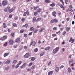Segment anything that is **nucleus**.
<instances>
[{"instance_id": "nucleus-1", "label": "nucleus", "mask_w": 75, "mask_h": 75, "mask_svg": "<svg viewBox=\"0 0 75 75\" xmlns=\"http://www.w3.org/2000/svg\"><path fill=\"white\" fill-rule=\"evenodd\" d=\"M2 5H3L4 6H6L8 5V1H7L6 0L2 2Z\"/></svg>"}, {"instance_id": "nucleus-2", "label": "nucleus", "mask_w": 75, "mask_h": 75, "mask_svg": "<svg viewBox=\"0 0 75 75\" xmlns=\"http://www.w3.org/2000/svg\"><path fill=\"white\" fill-rule=\"evenodd\" d=\"M58 50H59V47H57L53 50V54H56V52L58 51Z\"/></svg>"}, {"instance_id": "nucleus-3", "label": "nucleus", "mask_w": 75, "mask_h": 75, "mask_svg": "<svg viewBox=\"0 0 75 75\" xmlns=\"http://www.w3.org/2000/svg\"><path fill=\"white\" fill-rule=\"evenodd\" d=\"M35 44H36V43L35 42V41H34V40H32L31 42L30 45V47H31V46L32 45V44H33V46H35Z\"/></svg>"}, {"instance_id": "nucleus-4", "label": "nucleus", "mask_w": 75, "mask_h": 75, "mask_svg": "<svg viewBox=\"0 0 75 75\" xmlns=\"http://www.w3.org/2000/svg\"><path fill=\"white\" fill-rule=\"evenodd\" d=\"M6 38H7V36H4L3 37L0 38V40L4 41V40H5Z\"/></svg>"}, {"instance_id": "nucleus-5", "label": "nucleus", "mask_w": 75, "mask_h": 75, "mask_svg": "<svg viewBox=\"0 0 75 75\" xmlns=\"http://www.w3.org/2000/svg\"><path fill=\"white\" fill-rule=\"evenodd\" d=\"M10 10V7H8L4 9V11H5V12H7L9 10Z\"/></svg>"}, {"instance_id": "nucleus-6", "label": "nucleus", "mask_w": 75, "mask_h": 75, "mask_svg": "<svg viewBox=\"0 0 75 75\" xmlns=\"http://www.w3.org/2000/svg\"><path fill=\"white\" fill-rule=\"evenodd\" d=\"M30 56V54L27 53L24 56V57L25 58H28Z\"/></svg>"}, {"instance_id": "nucleus-7", "label": "nucleus", "mask_w": 75, "mask_h": 75, "mask_svg": "<svg viewBox=\"0 0 75 75\" xmlns=\"http://www.w3.org/2000/svg\"><path fill=\"white\" fill-rule=\"evenodd\" d=\"M14 44V41L13 40H11L9 42V45H13Z\"/></svg>"}, {"instance_id": "nucleus-8", "label": "nucleus", "mask_w": 75, "mask_h": 75, "mask_svg": "<svg viewBox=\"0 0 75 75\" xmlns=\"http://www.w3.org/2000/svg\"><path fill=\"white\" fill-rule=\"evenodd\" d=\"M74 41H75L74 39H73L72 40V37H71L70 38V40H69V42H71V41H72L71 42V43H72H72L74 42Z\"/></svg>"}, {"instance_id": "nucleus-9", "label": "nucleus", "mask_w": 75, "mask_h": 75, "mask_svg": "<svg viewBox=\"0 0 75 75\" xmlns=\"http://www.w3.org/2000/svg\"><path fill=\"white\" fill-rule=\"evenodd\" d=\"M11 62V61H10V60H7L5 62V64H7V65H8L10 63V62Z\"/></svg>"}, {"instance_id": "nucleus-10", "label": "nucleus", "mask_w": 75, "mask_h": 75, "mask_svg": "<svg viewBox=\"0 0 75 75\" xmlns=\"http://www.w3.org/2000/svg\"><path fill=\"white\" fill-rule=\"evenodd\" d=\"M56 12L54 11L53 12L52 15L54 17H56Z\"/></svg>"}, {"instance_id": "nucleus-11", "label": "nucleus", "mask_w": 75, "mask_h": 75, "mask_svg": "<svg viewBox=\"0 0 75 75\" xmlns=\"http://www.w3.org/2000/svg\"><path fill=\"white\" fill-rule=\"evenodd\" d=\"M55 71L56 72H58L59 71V67H57L55 69Z\"/></svg>"}, {"instance_id": "nucleus-12", "label": "nucleus", "mask_w": 75, "mask_h": 75, "mask_svg": "<svg viewBox=\"0 0 75 75\" xmlns=\"http://www.w3.org/2000/svg\"><path fill=\"white\" fill-rule=\"evenodd\" d=\"M45 3H51V1L49 0H45Z\"/></svg>"}, {"instance_id": "nucleus-13", "label": "nucleus", "mask_w": 75, "mask_h": 75, "mask_svg": "<svg viewBox=\"0 0 75 75\" xmlns=\"http://www.w3.org/2000/svg\"><path fill=\"white\" fill-rule=\"evenodd\" d=\"M52 74H53V71H49L48 72L49 75H51Z\"/></svg>"}, {"instance_id": "nucleus-14", "label": "nucleus", "mask_w": 75, "mask_h": 75, "mask_svg": "<svg viewBox=\"0 0 75 75\" xmlns=\"http://www.w3.org/2000/svg\"><path fill=\"white\" fill-rule=\"evenodd\" d=\"M20 38H18L16 40L15 42H19L20 41Z\"/></svg>"}, {"instance_id": "nucleus-15", "label": "nucleus", "mask_w": 75, "mask_h": 75, "mask_svg": "<svg viewBox=\"0 0 75 75\" xmlns=\"http://www.w3.org/2000/svg\"><path fill=\"white\" fill-rule=\"evenodd\" d=\"M55 5V4L54 3H52V4H50V6H52V7H54Z\"/></svg>"}, {"instance_id": "nucleus-16", "label": "nucleus", "mask_w": 75, "mask_h": 75, "mask_svg": "<svg viewBox=\"0 0 75 75\" xmlns=\"http://www.w3.org/2000/svg\"><path fill=\"white\" fill-rule=\"evenodd\" d=\"M8 54H9V53H6L5 54H4V57H6V56H7V55H8Z\"/></svg>"}, {"instance_id": "nucleus-17", "label": "nucleus", "mask_w": 75, "mask_h": 75, "mask_svg": "<svg viewBox=\"0 0 75 75\" xmlns=\"http://www.w3.org/2000/svg\"><path fill=\"white\" fill-rule=\"evenodd\" d=\"M35 66L34 65H33V66L31 67V69H35Z\"/></svg>"}, {"instance_id": "nucleus-18", "label": "nucleus", "mask_w": 75, "mask_h": 75, "mask_svg": "<svg viewBox=\"0 0 75 75\" xmlns=\"http://www.w3.org/2000/svg\"><path fill=\"white\" fill-rule=\"evenodd\" d=\"M10 10L9 11V12L10 13H11V12H12L13 10H14V9H13V8H12L11 9H10Z\"/></svg>"}, {"instance_id": "nucleus-19", "label": "nucleus", "mask_w": 75, "mask_h": 75, "mask_svg": "<svg viewBox=\"0 0 75 75\" xmlns=\"http://www.w3.org/2000/svg\"><path fill=\"white\" fill-rule=\"evenodd\" d=\"M26 65V64L25 63H24L23 64V65H22L21 66V68H23V67H25V66Z\"/></svg>"}, {"instance_id": "nucleus-20", "label": "nucleus", "mask_w": 75, "mask_h": 75, "mask_svg": "<svg viewBox=\"0 0 75 75\" xmlns=\"http://www.w3.org/2000/svg\"><path fill=\"white\" fill-rule=\"evenodd\" d=\"M31 59V61H33L35 60V58L34 57H32V58H30V59Z\"/></svg>"}, {"instance_id": "nucleus-21", "label": "nucleus", "mask_w": 75, "mask_h": 75, "mask_svg": "<svg viewBox=\"0 0 75 75\" xmlns=\"http://www.w3.org/2000/svg\"><path fill=\"white\" fill-rule=\"evenodd\" d=\"M41 11V9H40L39 8L38 10V13H40Z\"/></svg>"}, {"instance_id": "nucleus-22", "label": "nucleus", "mask_w": 75, "mask_h": 75, "mask_svg": "<svg viewBox=\"0 0 75 75\" xmlns=\"http://www.w3.org/2000/svg\"><path fill=\"white\" fill-rule=\"evenodd\" d=\"M36 21V18H34L33 19V23H35Z\"/></svg>"}, {"instance_id": "nucleus-23", "label": "nucleus", "mask_w": 75, "mask_h": 75, "mask_svg": "<svg viewBox=\"0 0 75 75\" xmlns=\"http://www.w3.org/2000/svg\"><path fill=\"white\" fill-rule=\"evenodd\" d=\"M68 71H69V72H71V68H70V67H69L68 68Z\"/></svg>"}, {"instance_id": "nucleus-24", "label": "nucleus", "mask_w": 75, "mask_h": 75, "mask_svg": "<svg viewBox=\"0 0 75 75\" xmlns=\"http://www.w3.org/2000/svg\"><path fill=\"white\" fill-rule=\"evenodd\" d=\"M45 50H50V47H46L45 48Z\"/></svg>"}, {"instance_id": "nucleus-25", "label": "nucleus", "mask_w": 75, "mask_h": 75, "mask_svg": "<svg viewBox=\"0 0 75 75\" xmlns=\"http://www.w3.org/2000/svg\"><path fill=\"white\" fill-rule=\"evenodd\" d=\"M34 14L35 16H37V15H38V13L37 12H35L34 13Z\"/></svg>"}, {"instance_id": "nucleus-26", "label": "nucleus", "mask_w": 75, "mask_h": 75, "mask_svg": "<svg viewBox=\"0 0 75 75\" xmlns=\"http://www.w3.org/2000/svg\"><path fill=\"white\" fill-rule=\"evenodd\" d=\"M34 51H35V52H37L38 51V49L36 48L34 50Z\"/></svg>"}, {"instance_id": "nucleus-27", "label": "nucleus", "mask_w": 75, "mask_h": 75, "mask_svg": "<svg viewBox=\"0 0 75 75\" xmlns=\"http://www.w3.org/2000/svg\"><path fill=\"white\" fill-rule=\"evenodd\" d=\"M26 14L28 16H29L30 15V13H29V12H28V11H26Z\"/></svg>"}, {"instance_id": "nucleus-28", "label": "nucleus", "mask_w": 75, "mask_h": 75, "mask_svg": "<svg viewBox=\"0 0 75 75\" xmlns=\"http://www.w3.org/2000/svg\"><path fill=\"white\" fill-rule=\"evenodd\" d=\"M27 71H28V72H31V69L29 68L27 69Z\"/></svg>"}, {"instance_id": "nucleus-29", "label": "nucleus", "mask_w": 75, "mask_h": 75, "mask_svg": "<svg viewBox=\"0 0 75 75\" xmlns=\"http://www.w3.org/2000/svg\"><path fill=\"white\" fill-rule=\"evenodd\" d=\"M70 28H67V31H69V30H70Z\"/></svg>"}, {"instance_id": "nucleus-30", "label": "nucleus", "mask_w": 75, "mask_h": 75, "mask_svg": "<svg viewBox=\"0 0 75 75\" xmlns=\"http://www.w3.org/2000/svg\"><path fill=\"white\" fill-rule=\"evenodd\" d=\"M30 30L31 31H33L34 30V28L33 27H31L30 29Z\"/></svg>"}, {"instance_id": "nucleus-31", "label": "nucleus", "mask_w": 75, "mask_h": 75, "mask_svg": "<svg viewBox=\"0 0 75 75\" xmlns=\"http://www.w3.org/2000/svg\"><path fill=\"white\" fill-rule=\"evenodd\" d=\"M37 31H38V30L36 29L34 31V33H37Z\"/></svg>"}, {"instance_id": "nucleus-32", "label": "nucleus", "mask_w": 75, "mask_h": 75, "mask_svg": "<svg viewBox=\"0 0 75 75\" xmlns=\"http://www.w3.org/2000/svg\"><path fill=\"white\" fill-rule=\"evenodd\" d=\"M40 20H41V18H39L37 19L36 20V21H40Z\"/></svg>"}, {"instance_id": "nucleus-33", "label": "nucleus", "mask_w": 75, "mask_h": 75, "mask_svg": "<svg viewBox=\"0 0 75 75\" xmlns=\"http://www.w3.org/2000/svg\"><path fill=\"white\" fill-rule=\"evenodd\" d=\"M69 11H70L71 14H72V13H74V11H73L71 9L70 10H69ZM71 12H72V13L71 12Z\"/></svg>"}, {"instance_id": "nucleus-34", "label": "nucleus", "mask_w": 75, "mask_h": 75, "mask_svg": "<svg viewBox=\"0 0 75 75\" xmlns=\"http://www.w3.org/2000/svg\"><path fill=\"white\" fill-rule=\"evenodd\" d=\"M9 67H7L6 69V71H8V69H9Z\"/></svg>"}, {"instance_id": "nucleus-35", "label": "nucleus", "mask_w": 75, "mask_h": 75, "mask_svg": "<svg viewBox=\"0 0 75 75\" xmlns=\"http://www.w3.org/2000/svg\"><path fill=\"white\" fill-rule=\"evenodd\" d=\"M13 27H17V25L16 24V23H14L13 24Z\"/></svg>"}, {"instance_id": "nucleus-36", "label": "nucleus", "mask_w": 75, "mask_h": 75, "mask_svg": "<svg viewBox=\"0 0 75 75\" xmlns=\"http://www.w3.org/2000/svg\"><path fill=\"white\" fill-rule=\"evenodd\" d=\"M14 33H11V35L12 37H14Z\"/></svg>"}, {"instance_id": "nucleus-37", "label": "nucleus", "mask_w": 75, "mask_h": 75, "mask_svg": "<svg viewBox=\"0 0 75 75\" xmlns=\"http://www.w3.org/2000/svg\"><path fill=\"white\" fill-rule=\"evenodd\" d=\"M54 21L55 23H57L58 22V20L57 19H54Z\"/></svg>"}, {"instance_id": "nucleus-38", "label": "nucleus", "mask_w": 75, "mask_h": 75, "mask_svg": "<svg viewBox=\"0 0 75 75\" xmlns=\"http://www.w3.org/2000/svg\"><path fill=\"white\" fill-rule=\"evenodd\" d=\"M54 20H52L51 21V23H54Z\"/></svg>"}, {"instance_id": "nucleus-39", "label": "nucleus", "mask_w": 75, "mask_h": 75, "mask_svg": "<svg viewBox=\"0 0 75 75\" xmlns=\"http://www.w3.org/2000/svg\"><path fill=\"white\" fill-rule=\"evenodd\" d=\"M13 63H14V64H16V62H17V60H14L13 61Z\"/></svg>"}, {"instance_id": "nucleus-40", "label": "nucleus", "mask_w": 75, "mask_h": 75, "mask_svg": "<svg viewBox=\"0 0 75 75\" xmlns=\"http://www.w3.org/2000/svg\"><path fill=\"white\" fill-rule=\"evenodd\" d=\"M18 67H19V65H18V64H17V65L16 66L15 68L17 69Z\"/></svg>"}, {"instance_id": "nucleus-41", "label": "nucleus", "mask_w": 75, "mask_h": 75, "mask_svg": "<svg viewBox=\"0 0 75 75\" xmlns=\"http://www.w3.org/2000/svg\"><path fill=\"white\" fill-rule=\"evenodd\" d=\"M33 65V63H30L29 65V67H31V65Z\"/></svg>"}, {"instance_id": "nucleus-42", "label": "nucleus", "mask_w": 75, "mask_h": 75, "mask_svg": "<svg viewBox=\"0 0 75 75\" xmlns=\"http://www.w3.org/2000/svg\"><path fill=\"white\" fill-rule=\"evenodd\" d=\"M26 15H27V12H25L23 15L24 16H26Z\"/></svg>"}, {"instance_id": "nucleus-43", "label": "nucleus", "mask_w": 75, "mask_h": 75, "mask_svg": "<svg viewBox=\"0 0 75 75\" xmlns=\"http://www.w3.org/2000/svg\"><path fill=\"white\" fill-rule=\"evenodd\" d=\"M51 62H49L48 63V65L49 66H50V65H51Z\"/></svg>"}, {"instance_id": "nucleus-44", "label": "nucleus", "mask_w": 75, "mask_h": 75, "mask_svg": "<svg viewBox=\"0 0 75 75\" xmlns=\"http://www.w3.org/2000/svg\"><path fill=\"white\" fill-rule=\"evenodd\" d=\"M24 37H27V34H25L24 35Z\"/></svg>"}, {"instance_id": "nucleus-45", "label": "nucleus", "mask_w": 75, "mask_h": 75, "mask_svg": "<svg viewBox=\"0 0 75 75\" xmlns=\"http://www.w3.org/2000/svg\"><path fill=\"white\" fill-rule=\"evenodd\" d=\"M25 25V28H27L28 27V24H26Z\"/></svg>"}, {"instance_id": "nucleus-46", "label": "nucleus", "mask_w": 75, "mask_h": 75, "mask_svg": "<svg viewBox=\"0 0 75 75\" xmlns=\"http://www.w3.org/2000/svg\"><path fill=\"white\" fill-rule=\"evenodd\" d=\"M57 27H55L54 28L53 30H57Z\"/></svg>"}, {"instance_id": "nucleus-47", "label": "nucleus", "mask_w": 75, "mask_h": 75, "mask_svg": "<svg viewBox=\"0 0 75 75\" xmlns=\"http://www.w3.org/2000/svg\"><path fill=\"white\" fill-rule=\"evenodd\" d=\"M68 0L65 1V3L66 4H68Z\"/></svg>"}, {"instance_id": "nucleus-48", "label": "nucleus", "mask_w": 75, "mask_h": 75, "mask_svg": "<svg viewBox=\"0 0 75 75\" xmlns=\"http://www.w3.org/2000/svg\"><path fill=\"white\" fill-rule=\"evenodd\" d=\"M18 17L17 16H16L15 17V20H17V19H18Z\"/></svg>"}, {"instance_id": "nucleus-49", "label": "nucleus", "mask_w": 75, "mask_h": 75, "mask_svg": "<svg viewBox=\"0 0 75 75\" xmlns=\"http://www.w3.org/2000/svg\"><path fill=\"white\" fill-rule=\"evenodd\" d=\"M33 34V33L32 32H31L30 33H29V35H32V34Z\"/></svg>"}, {"instance_id": "nucleus-50", "label": "nucleus", "mask_w": 75, "mask_h": 75, "mask_svg": "<svg viewBox=\"0 0 75 75\" xmlns=\"http://www.w3.org/2000/svg\"><path fill=\"white\" fill-rule=\"evenodd\" d=\"M20 33H24V30H21L20 31Z\"/></svg>"}, {"instance_id": "nucleus-51", "label": "nucleus", "mask_w": 75, "mask_h": 75, "mask_svg": "<svg viewBox=\"0 0 75 75\" xmlns=\"http://www.w3.org/2000/svg\"><path fill=\"white\" fill-rule=\"evenodd\" d=\"M60 7L61 8H64V5H61V6H60Z\"/></svg>"}, {"instance_id": "nucleus-52", "label": "nucleus", "mask_w": 75, "mask_h": 75, "mask_svg": "<svg viewBox=\"0 0 75 75\" xmlns=\"http://www.w3.org/2000/svg\"><path fill=\"white\" fill-rule=\"evenodd\" d=\"M7 42H6L4 44V45L5 46H6V45H7Z\"/></svg>"}, {"instance_id": "nucleus-53", "label": "nucleus", "mask_w": 75, "mask_h": 75, "mask_svg": "<svg viewBox=\"0 0 75 75\" xmlns=\"http://www.w3.org/2000/svg\"><path fill=\"white\" fill-rule=\"evenodd\" d=\"M56 35H57V34H52L53 37H54V36H56Z\"/></svg>"}, {"instance_id": "nucleus-54", "label": "nucleus", "mask_w": 75, "mask_h": 75, "mask_svg": "<svg viewBox=\"0 0 75 75\" xmlns=\"http://www.w3.org/2000/svg\"><path fill=\"white\" fill-rule=\"evenodd\" d=\"M21 62H21V61H20V62H19L18 63L19 65H20V64H21Z\"/></svg>"}, {"instance_id": "nucleus-55", "label": "nucleus", "mask_w": 75, "mask_h": 75, "mask_svg": "<svg viewBox=\"0 0 75 75\" xmlns=\"http://www.w3.org/2000/svg\"><path fill=\"white\" fill-rule=\"evenodd\" d=\"M12 15H9V18H11V17H12Z\"/></svg>"}, {"instance_id": "nucleus-56", "label": "nucleus", "mask_w": 75, "mask_h": 75, "mask_svg": "<svg viewBox=\"0 0 75 75\" xmlns=\"http://www.w3.org/2000/svg\"><path fill=\"white\" fill-rule=\"evenodd\" d=\"M64 66L63 65H62L61 67H60V68L61 69V68H64Z\"/></svg>"}, {"instance_id": "nucleus-57", "label": "nucleus", "mask_w": 75, "mask_h": 75, "mask_svg": "<svg viewBox=\"0 0 75 75\" xmlns=\"http://www.w3.org/2000/svg\"><path fill=\"white\" fill-rule=\"evenodd\" d=\"M21 20L22 21H24V20H25V19L24 18H23Z\"/></svg>"}, {"instance_id": "nucleus-58", "label": "nucleus", "mask_w": 75, "mask_h": 75, "mask_svg": "<svg viewBox=\"0 0 75 75\" xmlns=\"http://www.w3.org/2000/svg\"><path fill=\"white\" fill-rule=\"evenodd\" d=\"M17 47H18V45H15V48H17Z\"/></svg>"}, {"instance_id": "nucleus-59", "label": "nucleus", "mask_w": 75, "mask_h": 75, "mask_svg": "<svg viewBox=\"0 0 75 75\" xmlns=\"http://www.w3.org/2000/svg\"><path fill=\"white\" fill-rule=\"evenodd\" d=\"M63 52H64L65 51V48H63L62 49Z\"/></svg>"}, {"instance_id": "nucleus-60", "label": "nucleus", "mask_w": 75, "mask_h": 75, "mask_svg": "<svg viewBox=\"0 0 75 75\" xmlns=\"http://www.w3.org/2000/svg\"><path fill=\"white\" fill-rule=\"evenodd\" d=\"M67 21H69V18H67Z\"/></svg>"}, {"instance_id": "nucleus-61", "label": "nucleus", "mask_w": 75, "mask_h": 75, "mask_svg": "<svg viewBox=\"0 0 75 75\" xmlns=\"http://www.w3.org/2000/svg\"><path fill=\"white\" fill-rule=\"evenodd\" d=\"M4 25V27H3L4 28H6V27H7L6 25Z\"/></svg>"}, {"instance_id": "nucleus-62", "label": "nucleus", "mask_w": 75, "mask_h": 75, "mask_svg": "<svg viewBox=\"0 0 75 75\" xmlns=\"http://www.w3.org/2000/svg\"><path fill=\"white\" fill-rule=\"evenodd\" d=\"M57 39H58V38H56L54 39V41H55V40H57Z\"/></svg>"}, {"instance_id": "nucleus-63", "label": "nucleus", "mask_w": 75, "mask_h": 75, "mask_svg": "<svg viewBox=\"0 0 75 75\" xmlns=\"http://www.w3.org/2000/svg\"><path fill=\"white\" fill-rule=\"evenodd\" d=\"M12 1H13V2H16V0H12Z\"/></svg>"}, {"instance_id": "nucleus-64", "label": "nucleus", "mask_w": 75, "mask_h": 75, "mask_svg": "<svg viewBox=\"0 0 75 75\" xmlns=\"http://www.w3.org/2000/svg\"><path fill=\"white\" fill-rule=\"evenodd\" d=\"M24 49H25V50L27 49V46H24Z\"/></svg>"}]
</instances>
